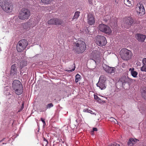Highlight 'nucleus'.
<instances>
[{"mask_svg":"<svg viewBox=\"0 0 146 146\" xmlns=\"http://www.w3.org/2000/svg\"><path fill=\"white\" fill-rule=\"evenodd\" d=\"M12 88L15 93L18 95L21 94L23 92V86L21 82L18 80H15L12 84Z\"/></svg>","mask_w":146,"mask_h":146,"instance_id":"1","label":"nucleus"},{"mask_svg":"<svg viewBox=\"0 0 146 146\" xmlns=\"http://www.w3.org/2000/svg\"><path fill=\"white\" fill-rule=\"evenodd\" d=\"M0 4L2 9L6 12L10 13L13 11V5L5 0H0Z\"/></svg>","mask_w":146,"mask_h":146,"instance_id":"2","label":"nucleus"},{"mask_svg":"<svg viewBox=\"0 0 146 146\" xmlns=\"http://www.w3.org/2000/svg\"><path fill=\"white\" fill-rule=\"evenodd\" d=\"M86 48L85 43L81 40L78 41L76 44L74 49V50L78 53L83 52Z\"/></svg>","mask_w":146,"mask_h":146,"instance_id":"3","label":"nucleus"},{"mask_svg":"<svg viewBox=\"0 0 146 146\" xmlns=\"http://www.w3.org/2000/svg\"><path fill=\"white\" fill-rule=\"evenodd\" d=\"M30 12L26 8H23L19 12V18L21 20L28 19L30 16Z\"/></svg>","mask_w":146,"mask_h":146,"instance_id":"4","label":"nucleus"},{"mask_svg":"<svg viewBox=\"0 0 146 146\" xmlns=\"http://www.w3.org/2000/svg\"><path fill=\"white\" fill-rule=\"evenodd\" d=\"M120 54L121 58L125 60H129L131 56V52L126 48L121 49L120 52Z\"/></svg>","mask_w":146,"mask_h":146,"instance_id":"5","label":"nucleus"},{"mask_svg":"<svg viewBox=\"0 0 146 146\" xmlns=\"http://www.w3.org/2000/svg\"><path fill=\"white\" fill-rule=\"evenodd\" d=\"M28 44V42L25 39L19 41L17 45V50L19 52H22Z\"/></svg>","mask_w":146,"mask_h":146,"instance_id":"6","label":"nucleus"},{"mask_svg":"<svg viewBox=\"0 0 146 146\" xmlns=\"http://www.w3.org/2000/svg\"><path fill=\"white\" fill-rule=\"evenodd\" d=\"M98 30L106 34L109 35L111 33L110 28L108 26L103 24H100L98 27Z\"/></svg>","mask_w":146,"mask_h":146,"instance_id":"7","label":"nucleus"},{"mask_svg":"<svg viewBox=\"0 0 146 146\" xmlns=\"http://www.w3.org/2000/svg\"><path fill=\"white\" fill-rule=\"evenodd\" d=\"M96 42L97 45L100 46L105 45L107 43L106 38L103 36H97L96 38Z\"/></svg>","mask_w":146,"mask_h":146,"instance_id":"8","label":"nucleus"},{"mask_svg":"<svg viewBox=\"0 0 146 146\" xmlns=\"http://www.w3.org/2000/svg\"><path fill=\"white\" fill-rule=\"evenodd\" d=\"M106 80V77L104 76H100L99 81L97 84V86L99 87L101 90H104L106 88V84L105 81Z\"/></svg>","mask_w":146,"mask_h":146,"instance_id":"9","label":"nucleus"},{"mask_svg":"<svg viewBox=\"0 0 146 146\" xmlns=\"http://www.w3.org/2000/svg\"><path fill=\"white\" fill-rule=\"evenodd\" d=\"M124 23L121 25L123 27L128 28L133 23V19L130 17L125 18L124 19Z\"/></svg>","mask_w":146,"mask_h":146,"instance_id":"10","label":"nucleus"},{"mask_svg":"<svg viewBox=\"0 0 146 146\" xmlns=\"http://www.w3.org/2000/svg\"><path fill=\"white\" fill-rule=\"evenodd\" d=\"M103 68L104 70L109 73L112 74L115 72V69L114 68L109 67L106 64L103 65Z\"/></svg>","mask_w":146,"mask_h":146,"instance_id":"11","label":"nucleus"},{"mask_svg":"<svg viewBox=\"0 0 146 146\" xmlns=\"http://www.w3.org/2000/svg\"><path fill=\"white\" fill-rule=\"evenodd\" d=\"M48 23L49 25H60L61 22L57 19H53L49 20Z\"/></svg>","mask_w":146,"mask_h":146,"instance_id":"12","label":"nucleus"},{"mask_svg":"<svg viewBox=\"0 0 146 146\" xmlns=\"http://www.w3.org/2000/svg\"><path fill=\"white\" fill-rule=\"evenodd\" d=\"M88 23L90 25H92L94 23V18L92 14L90 13L88 15Z\"/></svg>","mask_w":146,"mask_h":146,"instance_id":"13","label":"nucleus"},{"mask_svg":"<svg viewBox=\"0 0 146 146\" xmlns=\"http://www.w3.org/2000/svg\"><path fill=\"white\" fill-rule=\"evenodd\" d=\"M17 73L15 65H12L11 67V75L12 77H15L17 76Z\"/></svg>","mask_w":146,"mask_h":146,"instance_id":"14","label":"nucleus"},{"mask_svg":"<svg viewBox=\"0 0 146 146\" xmlns=\"http://www.w3.org/2000/svg\"><path fill=\"white\" fill-rule=\"evenodd\" d=\"M136 9L137 13L140 14V15L144 14L145 13V10L143 5L141 4L139 6L137 7Z\"/></svg>","mask_w":146,"mask_h":146,"instance_id":"15","label":"nucleus"},{"mask_svg":"<svg viewBox=\"0 0 146 146\" xmlns=\"http://www.w3.org/2000/svg\"><path fill=\"white\" fill-rule=\"evenodd\" d=\"M135 38L139 41L144 42L145 38H146V36L143 35L138 34L135 35Z\"/></svg>","mask_w":146,"mask_h":146,"instance_id":"16","label":"nucleus"},{"mask_svg":"<svg viewBox=\"0 0 146 146\" xmlns=\"http://www.w3.org/2000/svg\"><path fill=\"white\" fill-rule=\"evenodd\" d=\"M142 62L143 65L141 68V70L142 72H146V58H143Z\"/></svg>","mask_w":146,"mask_h":146,"instance_id":"17","label":"nucleus"},{"mask_svg":"<svg viewBox=\"0 0 146 146\" xmlns=\"http://www.w3.org/2000/svg\"><path fill=\"white\" fill-rule=\"evenodd\" d=\"M138 141L136 139L131 138L129 139L128 142V146H133V144L135 143Z\"/></svg>","mask_w":146,"mask_h":146,"instance_id":"18","label":"nucleus"},{"mask_svg":"<svg viewBox=\"0 0 146 146\" xmlns=\"http://www.w3.org/2000/svg\"><path fill=\"white\" fill-rule=\"evenodd\" d=\"M129 71H131V74L133 77L134 78L137 77L138 73L137 72L134 70V68H130L129 69Z\"/></svg>","mask_w":146,"mask_h":146,"instance_id":"19","label":"nucleus"},{"mask_svg":"<svg viewBox=\"0 0 146 146\" xmlns=\"http://www.w3.org/2000/svg\"><path fill=\"white\" fill-rule=\"evenodd\" d=\"M124 3L126 5L129 7H131L132 6L131 1L129 0H124Z\"/></svg>","mask_w":146,"mask_h":146,"instance_id":"20","label":"nucleus"},{"mask_svg":"<svg viewBox=\"0 0 146 146\" xmlns=\"http://www.w3.org/2000/svg\"><path fill=\"white\" fill-rule=\"evenodd\" d=\"M80 76L78 74H77L75 76V82L77 83L80 79Z\"/></svg>","mask_w":146,"mask_h":146,"instance_id":"21","label":"nucleus"},{"mask_svg":"<svg viewBox=\"0 0 146 146\" xmlns=\"http://www.w3.org/2000/svg\"><path fill=\"white\" fill-rule=\"evenodd\" d=\"M126 78L125 76H123L119 80L121 81L123 83L126 82Z\"/></svg>","mask_w":146,"mask_h":146,"instance_id":"22","label":"nucleus"},{"mask_svg":"<svg viewBox=\"0 0 146 146\" xmlns=\"http://www.w3.org/2000/svg\"><path fill=\"white\" fill-rule=\"evenodd\" d=\"M109 120L112 122H113L115 123H116L117 122V121L115 119L112 117L110 118Z\"/></svg>","mask_w":146,"mask_h":146,"instance_id":"23","label":"nucleus"},{"mask_svg":"<svg viewBox=\"0 0 146 146\" xmlns=\"http://www.w3.org/2000/svg\"><path fill=\"white\" fill-rule=\"evenodd\" d=\"M31 23V22H29L27 23V25H26V26H27V27L26 28V29L27 30H29L30 29H31V28H32L31 27V24H30Z\"/></svg>","mask_w":146,"mask_h":146,"instance_id":"24","label":"nucleus"},{"mask_svg":"<svg viewBox=\"0 0 146 146\" xmlns=\"http://www.w3.org/2000/svg\"><path fill=\"white\" fill-rule=\"evenodd\" d=\"M79 16V12H76L75 13L73 19H77Z\"/></svg>","mask_w":146,"mask_h":146,"instance_id":"25","label":"nucleus"},{"mask_svg":"<svg viewBox=\"0 0 146 146\" xmlns=\"http://www.w3.org/2000/svg\"><path fill=\"white\" fill-rule=\"evenodd\" d=\"M27 64V62L25 61L24 62H21L20 63V65L21 67H23L24 66H25Z\"/></svg>","mask_w":146,"mask_h":146,"instance_id":"26","label":"nucleus"},{"mask_svg":"<svg viewBox=\"0 0 146 146\" xmlns=\"http://www.w3.org/2000/svg\"><path fill=\"white\" fill-rule=\"evenodd\" d=\"M52 0H41L43 3L46 4L49 3Z\"/></svg>","mask_w":146,"mask_h":146,"instance_id":"27","label":"nucleus"},{"mask_svg":"<svg viewBox=\"0 0 146 146\" xmlns=\"http://www.w3.org/2000/svg\"><path fill=\"white\" fill-rule=\"evenodd\" d=\"M142 97L144 98V99L146 100V91H144L142 93Z\"/></svg>","mask_w":146,"mask_h":146,"instance_id":"28","label":"nucleus"},{"mask_svg":"<svg viewBox=\"0 0 146 146\" xmlns=\"http://www.w3.org/2000/svg\"><path fill=\"white\" fill-rule=\"evenodd\" d=\"M90 110L88 108H85L84 109L83 111L85 112L89 113Z\"/></svg>","mask_w":146,"mask_h":146,"instance_id":"29","label":"nucleus"},{"mask_svg":"<svg viewBox=\"0 0 146 146\" xmlns=\"http://www.w3.org/2000/svg\"><path fill=\"white\" fill-rule=\"evenodd\" d=\"M31 28H32L33 27H35L36 25V23L35 22H31Z\"/></svg>","mask_w":146,"mask_h":146,"instance_id":"30","label":"nucleus"},{"mask_svg":"<svg viewBox=\"0 0 146 146\" xmlns=\"http://www.w3.org/2000/svg\"><path fill=\"white\" fill-rule=\"evenodd\" d=\"M94 99L98 101V102H100V99L96 95H94Z\"/></svg>","mask_w":146,"mask_h":146,"instance_id":"31","label":"nucleus"},{"mask_svg":"<svg viewBox=\"0 0 146 146\" xmlns=\"http://www.w3.org/2000/svg\"><path fill=\"white\" fill-rule=\"evenodd\" d=\"M53 106V105L52 103L49 104L47 105V108H50Z\"/></svg>","mask_w":146,"mask_h":146,"instance_id":"32","label":"nucleus"},{"mask_svg":"<svg viewBox=\"0 0 146 146\" xmlns=\"http://www.w3.org/2000/svg\"><path fill=\"white\" fill-rule=\"evenodd\" d=\"M75 67H74V68L72 69V70H66L65 71H67V72H71L74 71L75 70Z\"/></svg>","mask_w":146,"mask_h":146,"instance_id":"33","label":"nucleus"},{"mask_svg":"<svg viewBox=\"0 0 146 146\" xmlns=\"http://www.w3.org/2000/svg\"><path fill=\"white\" fill-rule=\"evenodd\" d=\"M92 114H94L96 115V113H95L93 112L91 110H90V111L89 112Z\"/></svg>","mask_w":146,"mask_h":146,"instance_id":"34","label":"nucleus"},{"mask_svg":"<svg viewBox=\"0 0 146 146\" xmlns=\"http://www.w3.org/2000/svg\"><path fill=\"white\" fill-rule=\"evenodd\" d=\"M97 130H98V129L96 128V127L93 128V131H92L91 132V133H92L93 132V131H97Z\"/></svg>","mask_w":146,"mask_h":146,"instance_id":"35","label":"nucleus"},{"mask_svg":"<svg viewBox=\"0 0 146 146\" xmlns=\"http://www.w3.org/2000/svg\"><path fill=\"white\" fill-rule=\"evenodd\" d=\"M110 146H120V145L118 144H113V145H112Z\"/></svg>","mask_w":146,"mask_h":146,"instance_id":"36","label":"nucleus"},{"mask_svg":"<svg viewBox=\"0 0 146 146\" xmlns=\"http://www.w3.org/2000/svg\"><path fill=\"white\" fill-rule=\"evenodd\" d=\"M140 111H141L142 113H144V112L143 111V110L142 109L140 110Z\"/></svg>","mask_w":146,"mask_h":146,"instance_id":"37","label":"nucleus"},{"mask_svg":"<svg viewBox=\"0 0 146 146\" xmlns=\"http://www.w3.org/2000/svg\"><path fill=\"white\" fill-rule=\"evenodd\" d=\"M41 119L43 123H45V122L44 119H43L42 118H41Z\"/></svg>","mask_w":146,"mask_h":146,"instance_id":"38","label":"nucleus"},{"mask_svg":"<svg viewBox=\"0 0 146 146\" xmlns=\"http://www.w3.org/2000/svg\"><path fill=\"white\" fill-rule=\"evenodd\" d=\"M4 139H2L0 141V143L2 142L3 141V140Z\"/></svg>","mask_w":146,"mask_h":146,"instance_id":"39","label":"nucleus"},{"mask_svg":"<svg viewBox=\"0 0 146 146\" xmlns=\"http://www.w3.org/2000/svg\"><path fill=\"white\" fill-rule=\"evenodd\" d=\"M115 2H118V1L117 0H115Z\"/></svg>","mask_w":146,"mask_h":146,"instance_id":"40","label":"nucleus"},{"mask_svg":"<svg viewBox=\"0 0 146 146\" xmlns=\"http://www.w3.org/2000/svg\"><path fill=\"white\" fill-rule=\"evenodd\" d=\"M144 111H145V110H146V109H144Z\"/></svg>","mask_w":146,"mask_h":146,"instance_id":"41","label":"nucleus"},{"mask_svg":"<svg viewBox=\"0 0 146 146\" xmlns=\"http://www.w3.org/2000/svg\"><path fill=\"white\" fill-rule=\"evenodd\" d=\"M1 50V48L0 47V51Z\"/></svg>","mask_w":146,"mask_h":146,"instance_id":"42","label":"nucleus"},{"mask_svg":"<svg viewBox=\"0 0 146 146\" xmlns=\"http://www.w3.org/2000/svg\"><path fill=\"white\" fill-rule=\"evenodd\" d=\"M3 144H5V143H3Z\"/></svg>","mask_w":146,"mask_h":146,"instance_id":"43","label":"nucleus"},{"mask_svg":"<svg viewBox=\"0 0 146 146\" xmlns=\"http://www.w3.org/2000/svg\"><path fill=\"white\" fill-rule=\"evenodd\" d=\"M23 105V104H22V106Z\"/></svg>","mask_w":146,"mask_h":146,"instance_id":"44","label":"nucleus"}]
</instances>
